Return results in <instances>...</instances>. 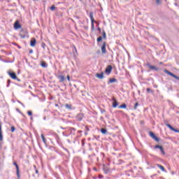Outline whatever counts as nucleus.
<instances>
[{
    "instance_id": "1",
    "label": "nucleus",
    "mask_w": 179,
    "mask_h": 179,
    "mask_svg": "<svg viewBox=\"0 0 179 179\" xmlns=\"http://www.w3.org/2000/svg\"><path fill=\"white\" fill-rule=\"evenodd\" d=\"M90 18L91 20V29L92 30H94V23H96V21L94 20V18L93 17V12L90 13Z\"/></svg>"
},
{
    "instance_id": "2",
    "label": "nucleus",
    "mask_w": 179,
    "mask_h": 179,
    "mask_svg": "<svg viewBox=\"0 0 179 179\" xmlns=\"http://www.w3.org/2000/svg\"><path fill=\"white\" fill-rule=\"evenodd\" d=\"M164 72L165 73H167V75H169V76H172V78H174L175 79H177L178 80H179V77L176 76L174 73H171L169 70L165 69Z\"/></svg>"
},
{
    "instance_id": "3",
    "label": "nucleus",
    "mask_w": 179,
    "mask_h": 179,
    "mask_svg": "<svg viewBox=\"0 0 179 179\" xmlns=\"http://www.w3.org/2000/svg\"><path fill=\"white\" fill-rule=\"evenodd\" d=\"M84 117H85V115L83 113H78L75 117L76 121L80 122V121H82V120H83Z\"/></svg>"
},
{
    "instance_id": "4",
    "label": "nucleus",
    "mask_w": 179,
    "mask_h": 179,
    "mask_svg": "<svg viewBox=\"0 0 179 179\" xmlns=\"http://www.w3.org/2000/svg\"><path fill=\"white\" fill-rule=\"evenodd\" d=\"M166 127H167L168 128H169V129H171V131H173V132H176L178 134H179V130L174 129V127H173L170 124H168L167 122H164Z\"/></svg>"
},
{
    "instance_id": "5",
    "label": "nucleus",
    "mask_w": 179,
    "mask_h": 179,
    "mask_svg": "<svg viewBox=\"0 0 179 179\" xmlns=\"http://www.w3.org/2000/svg\"><path fill=\"white\" fill-rule=\"evenodd\" d=\"M106 45H107V43L105 41L103 42V45L101 47V52L103 54H107V50H106Z\"/></svg>"
},
{
    "instance_id": "6",
    "label": "nucleus",
    "mask_w": 179,
    "mask_h": 179,
    "mask_svg": "<svg viewBox=\"0 0 179 179\" xmlns=\"http://www.w3.org/2000/svg\"><path fill=\"white\" fill-rule=\"evenodd\" d=\"M112 71H113V66L108 65L105 70V73L107 75H110Z\"/></svg>"
},
{
    "instance_id": "7",
    "label": "nucleus",
    "mask_w": 179,
    "mask_h": 179,
    "mask_svg": "<svg viewBox=\"0 0 179 179\" xmlns=\"http://www.w3.org/2000/svg\"><path fill=\"white\" fill-rule=\"evenodd\" d=\"M150 136H151V138L152 139H154V141H155L156 142H159L160 139L156 136V135H155V133L150 131Z\"/></svg>"
},
{
    "instance_id": "8",
    "label": "nucleus",
    "mask_w": 179,
    "mask_h": 179,
    "mask_svg": "<svg viewBox=\"0 0 179 179\" xmlns=\"http://www.w3.org/2000/svg\"><path fill=\"white\" fill-rule=\"evenodd\" d=\"M157 148H159V150L162 152V155L164 156V155H166V152H164V149L163 148V146L157 145L154 147V149H157Z\"/></svg>"
},
{
    "instance_id": "9",
    "label": "nucleus",
    "mask_w": 179,
    "mask_h": 179,
    "mask_svg": "<svg viewBox=\"0 0 179 179\" xmlns=\"http://www.w3.org/2000/svg\"><path fill=\"white\" fill-rule=\"evenodd\" d=\"M14 29L15 30H19V29H22V25L19 23V21H16L14 23Z\"/></svg>"
},
{
    "instance_id": "10",
    "label": "nucleus",
    "mask_w": 179,
    "mask_h": 179,
    "mask_svg": "<svg viewBox=\"0 0 179 179\" xmlns=\"http://www.w3.org/2000/svg\"><path fill=\"white\" fill-rule=\"evenodd\" d=\"M147 66H148L150 69H152L153 71H159V68L156 67L155 66H152L150 63H147Z\"/></svg>"
},
{
    "instance_id": "11",
    "label": "nucleus",
    "mask_w": 179,
    "mask_h": 179,
    "mask_svg": "<svg viewBox=\"0 0 179 179\" xmlns=\"http://www.w3.org/2000/svg\"><path fill=\"white\" fill-rule=\"evenodd\" d=\"M14 166H15V169H16V173H17V177H20V173L19 171V165H17V163L16 162H13Z\"/></svg>"
},
{
    "instance_id": "12",
    "label": "nucleus",
    "mask_w": 179,
    "mask_h": 179,
    "mask_svg": "<svg viewBox=\"0 0 179 179\" xmlns=\"http://www.w3.org/2000/svg\"><path fill=\"white\" fill-rule=\"evenodd\" d=\"M8 75L11 78V79H17V76H16V73L15 72H8Z\"/></svg>"
},
{
    "instance_id": "13",
    "label": "nucleus",
    "mask_w": 179,
    "mask_h": 179,
    "mask_svg": "<svg viewBox=\"0 0 179 179\" xmlns=\"http://www.w3.org/2000/svg\"><path fill=\"white\" fill-rule=\"evenodd\" d=\"M113 108H115L118 106V102L117 101V99H115V98H113Z\"/></svg>"
},
{
    "instance_id": "14",
    "label": "nucleus",
    "mask_w": 179,
    "mask_h": 179,
    "mask_svg": "<svg viewBox=\"0 0 179 179\" xmlns=\"http://www.w3.org/2000/svg\"><path fill=\"white\" fill-rule=\"evenodd\" d=\"M70 134H69V135H75V132L76 131V129L73 128V127H71L69 129Z\"/></svg>"
},
{
    "instance_id": "15",
    "label": "nucleus",
    "mask_w": 179,
    "mask_h": 179,
    "mask_svg": "<svg viewBox=\"0 0 179 179\" xmlns=\"http://www.w3.org/2000/svg\"><path fill=\"white\" fill-rule=\"evenodd\" d=\"M96 77L98 78V79H103L104 78V73L101 72V73H96Z\"/></svg>"
},
{
    "instance_id": "16",
    "label": "nucleus",
    "mask_w": 179,
    "mask_h": 179,
    "mask_svg": "<svg viewBox=\"0 0 179 179\" xmlns=\"http://www.w3.org/2000/svg\"><path fill=\"white\" fill-rule=\"evenodd\" d=\"M36 43H37V41H36V38H32L30 41L31 47H34V45H36Z\"/></svg>"
},
{
    "instance_id": "17",
    "label": "nucleus",
    "mask_w": 179,
    "mask_h": 179,
    "mask_svg": "<svg viewBox=\"0 0 179 179\" xmlns=\"http://www.w3.org/2000/svg\"><path fill=\"white\" fill-rule=\"evenodd\" d=\"M41 66H42V68H48V64L45 62H41Z\"/></svg>"
},
{
    "instance_id": "18",
    "label": "nucleus",
    "mask_w": 179,
    "mask_h": 179,
    "mask_svg": "<svg viewBox=\"0 0 179 179\" xmlns=\"http://www.w3.org/2000/svg\"><path fill=\"white\" fill-rule=\"evenodd\" d=\"M58 79H59V82L62 83L65 80V76H59Z\"/></svg>"
},
{
    "instance_id": "19",
    "label": "nucleus",
    "mask_w": 179,
    "mask_h": 179,
    "mask_svg": "<svg viewBox=\"0 0 179 179\" xmlns=\"http://www.w3.org/2000/svg\"><path fill=\"white\" fill-rule=\"evenodd\" d=\"M41 137L42 138V141L45 145H47V139H45V137H44V134H41Z\"/></svg>"
},
{
    "instance_id": "20",
    "label": "nucleus",
    "mask_w": 179,
    "mask_h": 179,
    "mask_svg": "<svg viewBox=\"0 0 179 179\" xmlns=\"http://www.w3.org/2000/svg\"><path fill=\"white\" fill-rule=\"evenodd\" d=\"M157 166L159 167V169H160V170H162V171H166V169H164V166L162 165L157 164Z\"/></svg>"
},
{
    "instance_id": "21",
    "label": "nucleus",
    "mask_w": 179,
    "mask_h": 179,
    "mask_svg": "<svg viewBox=\"0 0 179 179\" xmlns=\"http://www.w3.org/2000/svg\"><path fill=\"white\" fill-rule=\"evenodd\" d=\"M162 2H163V0H155V3L158 6H159V5H162Z\"/></svg>"
},
{
    "instance_id": "22",
    "label": "nucleus",
    "mask_w": 179,
    "mask_h": 179,
    "mask_svg": "<svg viewBox=\"0 0 179 179\" xmlns=\"http://www.w3.org/2000/svg\"><path fill=\"white\" fill-rule=\"evenodd\" d=\"M115 82H117V80L116 78H110L109 79L108 83H114Z\"/></svg>"
},
{
    "instance_id": "23",
    "label": "nucleus",
    "mask_w": 179,
    "mask_h": 179,
    "mask_svg": "<svg viewBox=\"0 0 179 179\" xmlns=\"http://www.w3.org/2000/svg\"><path fill=\"white\" fill-rule=\"evenodd\" d=\"M101 134H103V135H106V134H107V129L102 128L101 129Z\"/></svg>"
},
{
    "instance_id": "24",
    "label": "nucleus",
    "mask_w": 179,
    "mask_h": 179,
    "mask_svg": "<svg viewBox=\"0 0 179 179\" xmlns=\"http://www.w3.org/2000/svg\"><path fill=\"white\" fill-rule=\"evenodd\" d=\"M73 54H75V52L76 54H78V50L76 49V46H75V45H73Z\"/></svg>"
},
{
    "instance_id": "25",
    "label": "nucleus",
    "mask_w": 179,
    "mask_h": 179,
    "mask_svg": "<svg viewBox=\"0 0 179 179\" xmlns=\"http://www.w3.org/2000/svg\"><path fill=\"white\" fill-rule=\"evenodd\" d=\"M65 108H67V110H72V106L69 104H66Z\"/></svg>"
},
{
    "instance_id": "26",
    "label": "nucleus",
    "mask_w": 179,
    "mask_h": 179,
    "mask_svg": "<svg viewBox=\"0 0 179 179\" xmlns=\"http://www.w3.org/2000/svg\"><path fill=\"white\" fill-rule=\"evenodd\" d=\"M127 108V104L125 103H123L118 107V108Z\"/></svg>"
},
{
    "instance_id": "27",
    "label": "nucleus",
    "mask_w": 179,
    "mask_h": 179,
    "mask_svg": "<svg viewBox=\"0 0 179 179\" xmlns=\"http://www.w3.org/2000/svg\"><path fill=\"white\" fill-rule=\"evenodd\" d=\"M101 40H103V37L99 36L96 39V41H97V43H100V41H101Z\"/></svg>"
},
{
    "instance_id": "28",
    "label": "nucleus",
    "mask_w": 179,
    "mask_h": 179,
    "mask_svg": "<svg viewBox=\"0 0 179 179\" xmlns=\"http://www.w3.org/2000/svg\"><path fill=\"white\" fill-rule=\"evenodd\" d=\"M3 141V134L2 133H0V142H2Z\"/></svg>"
},
{
    "instance_id": "29",
    "label": "nucleus",
    "mask_w": 179,
    "mask_h": 179,
    "mask_svg": "<svg viewBox=\"0 0 179 179\" xmlns=\"http://www.w3.org/2000/svg\"><path fill=\"white\" fill-rule=\"evenodd\" d=\"M27 114L29 115V117H31V115H33V112L31 110H28Z\"/></svg>"
},
{
    "instance_id": "30",
    "label": "nucleus",
    "mask_w": 179,
    "mask_h": 179,
    "mask_svg": "<svg viewBox=\"0 0 179 179\" xmlns=\"http://www.w3.org/2000/svg\"><path fill=\"white\" fill-rule=\"evenodd\" d=\"M102 36H103V38H106L107 34H106V31H103Z\"/></svg>"
},
{
    "instance_id": "31",
    "label": "nucleus",
    "mask_w": 179,
    "mask_h": 179,
    "mask_svg": "<svg viewBox=\"0 0 179 179\" xmlns=\"http://www.w3.org/2000/svg\"><path fill=\"white\" fill-rule=\"evenodd\" d=\"M19 36L21 38H26V35H23L22 33H20Z\"/></svg>"
},
{
    "instance_id": "32",
    "label": "nucleus",
    "mask_w": 179,
    "mask_h": 179,
    "mask_svg": "<svg viewBox=\"0 0 179 179\" xmlns=\"http://www.w3.org/2000/svg\"><path fill=\"white\" fill-rule=\"evenodd\" d=\"M138 106H139V103L138 102H136L135 104H134V110H136V108H138Z\"/></svg>"
},
{
    "instance_id": "33",
    "label": "nucleus",
    "mask_w": 179,
    "mask_h": 179,
    "mask_svg": "<svg viewBox=\"0 0 179 179\" xmlns=\"http://www.w3.org/2000/svg\"><path fill=\"white\" fill-rule=\"evenodd\" d=\"M147 92H148V93H153V91H152L150 88H147Z\"/></svg>"
},
{
    "instance_id": "34",
    "label": "nucleus",
    "mask_w": 179,
    "mask_h": 179,
    "mask_svg": "<svg viewBox=\"0 0 179 179\" xmlns=\"http://www.w3.org/2000/svg\"><path fill=\"white\" fill-rule=\"evenodd\" d=\"M15 129H16L15 128V127H13V126L11 127V129H10L11 132H15Z\"/></svg>"
},
{
    "instance_id": "35",
    "label": "nucleus",
    "mask_w": 179,
    "mask_h": 179,
    "mask_svg": "<svg viewBox=\"0 0 179 179\" xmlns=\"http://www.w3.org/2000/svg\"><path fill=\"white\" fill-rule=\"evenodd\" d=\"M50 10H55V6H52L51 7H50Z\"/></svg>"
},
{
    "instance_id": "36",
    "label": "nucleus",
    "mask_w": 179,
    "mask_h": 179,
    "mask_svg": "<svg viewBox=\"0 0 179 179\" xmlns=\"http://www.w3.org/2000/svg\"><path fill=\"white\" fill-rule=\"evenodd\" d=\"M9 85H10V80H8L7 81V87H9Z\"/></svg>"
},
{
    "instance_id": "37",
    "label": "nucleus",
    "mask_w": 179,
    "mask_h": 179,
    "mask_svg": "<svg viewBox=\"0 0 179 179\" xmlns=\"http://www.w3.org/2000/svg\"><path fill=\"white\" fill-rule=\"evenodd\" d=\"M63 136H69L70 134H66L65 132L62 133Z\"/></svg>"
},
{
    "instance_id": "38",
    "label": "nucleus",
    "mask_w": 179,
    "mask_h": 179,
    "mask_svg": "<svg viewBox=\"0 0 179 179\" xmlns=\"http://www.w3.org/2000/svg\"><path fill=\"white\" fill-rule=\"evenodd\" d=\"M17 102L22 106V107H24V104L22 103L20 101H17Z\"/></svg>"
},
{
    "instance_id": "39",
    "label": "nucleus",
    "mask_w": 179,
    "mask_h": 179,
    "mask_svg": "<svg viewBox=\"0 0 179 179\" xmlns=\"http://www.w3.org/2000/svg\"><path fill=\"white\" fill-rule=\"evenodd\" d=\"M41 47H42L43 48H45V43H42V44H41Z\"/></svg>"
},
{
    "instance_id": "40",
    "label": "nucleus",
    "mask_w": 179,
    "mask_h": 179,
    "mask_svg": "<svg viewBox=\"0 0 179 179\" xmlns=\"http://www.w3.org/2000/svg\"><path fill=\"white\" fill-rule=\"evenodd\" d=\"M101 113L103 114V113H106V110L105 109H101Z\"/></svg>"
},
{
    "instance_id": "41",
    "label": "nucleus",
    "mask_w": 179,
    "mask_h": 179,
    "mask_svg": "<svg viewBox=\"0 0 179 179\" xmlns=\"http://www.w3.org/2000/svg\"><path fill=\"white\" fill-rule=\"evenodd\" d=\"M103 177H104V176H103V175H99V178H100V179L103 178Z\"/></svg>"
},
{
    "instance_id": "42",
    "label": "nucleus",
    "mask_w": 179,
    "mask_h": 179,
    "mask_svg": "<svg viewBox=\"0 0 179 179\" xmlns=\"http://www.w3.org/2000/svg\"><path fill=\"white\" fill-rule=\"evenodd\" d=\"M0 133H2V126L1 125V123H0Z\"/></svg>"
},
{
    "instance_id": "43",
    "label": "nucleus",
    "mask_w": 179,
    "mask_h": 179,
    "mask_svg": "<svg viewBox=\"0 0 179 179\" xmlns=\"http://www.w3.org/2000/svg\"><path fill=\"white\" fill-rule=\"evenodd\" d=\"M29 54H33V50H29Z\"/></svg>"
},
{
    "instance_id": "44",
    "label": "nucleus",
    "mask_w": 179,
    "mask_h": 179,
    "mask_svg": "<svg viewBox=\"0 0 179 179\" xmlns=\"http://www.w3.org/2000/svg\"><path fill=\"white\" fill-rule=\"evenodd\" d=\"M85 129H86V131H90V129H89V127H85Z\"/></svg>"
},
{
    "instance_id": "45",
    "label": "nucleus",
    "mask_w": 179,
    "mask_h": 179,
    "mask_svg": "<svg viewBox=\"0 0 179 179\" xmlns=\"http://www.w3.org/2000/svg\"><path fill=\"white\" fill-rule=\"evenodd\" d=\"M67 80L69 81L71 80V78L69 77V76H67Z\"/></svg>"
},
{
    "instance_id": "46",
    "label": "nucleus",
    "mask_w": 179,
    "mask_h": 179,
    "mask_svg": "<svg viewBox=\"0 0 179 179\" xmlns=\"http://www.w3.org/2000/svg\"><path fill=\"white\" fill-rule=\"evenodd\" d=\"M97 30H98L99 31H101V29L100 27H98V28H97Z\"/></svg>"
},
{
    "instance_id": "47",
    "label": "nucleus",
    "mask_w": 179,
    "mask_h": 179,
    "mask_svg": "<svg viewBox=\"0 0 179 179\" xmlns=\"http://www.w3.org/2000/svg\"><path fill=\"white\" fill-rule=\"evenodd\" d=\"M36 173L38 174V170L36 169Z\"/></svg>"
},
{
    "instance_id": "48",
    "label": "nucleus",
    "mask_w": 179,
    "mask_h": 179,
    "mask_svg": "<svg viewBox=\"0 0 179 179\" xmlns=\"http://www.w3.org/2000/svg\"><path fill=\"white\" fill-rule=\"evenodd\" d=\"M82 132V130L78 131V134H80Z\"/></svg>"
},
{
    "instance_id": "49",
    "label": "nucleus",
    "mask_w": 179,
    "mask_h": 179,
    "mask_svg": "<svg viewBox=\"0 0 179 179\" xmlns=\"http://www.w3.org/2000/svg\"><path fill=\"white\" fill-rule=\"evenodd\" d=\"M17 80H18V82H20V79L17 78Z\"/></svg>"
},
{
    "instance_id": "50",
    "label": "nucleus",
    "mask_w": 179,
    "mask_h": 179,
    "mask_svg": "<svg viewBox=\"0 0 179 179\" xmlns=\"http://www.w3.org/2000/svg\"><path fill=\"white\" fill-rule=\"evenodd\" d=\"M162 64H163V62H159V65H162Z\"/></svg>"
},
{
    "instance_id": "51",
    "label": "nucleus",
    "mask_w": 179,
    "mask_h": 179,
    "mask_svg": "<svg viewBox=\"0 0 179 179\" xmlns=\"http://www.w3.org/2000/svg\"><path fill=\"white\" fill-rule=\"evenodd\" d=\"M14 45H17V43H14Z\"/></svg>"
},
{
    "instance_id": "52",
    "label": "nucleus",
    "mask_w": 179,
    "mask_h": 179,
    "mask_svg": "<svg viewBox=\"0 0 179 179\" xmlns=\"http://www.w3.org/2000/svg\"><path fill=\"white\" fill-rule=\"evenodd\" d=\"M85 135H87V132H86V131H85Z\"/></svg>"
},
{
    "instance_id": "53",
    "label": "nucleus",
    "mask_w": 179,
    "mask_h": 179,
    "mask_svg": "<svg viewBox=\"0 0 179 179\" xmlns=\"http://www.w3.org/2000/svg\"><path fill=\"white\" fill-rule=\"evenodd\" d=\"M175 5H176V6H177V5H178L177 3H176Z\"/></svg>"
},
{
    "instance_id": "54",
    "label": "nucleus",
    "mask_w": 179,
    "mask_h": 179,
    "mask_svg": "<svg viewBox=\"0 0 179 179\" xmlns=\"http://www.w3.org/2000/svg\"><path fill=\"white\" fill-rule=\"evenodd\" d=\"M18 48H22V47H20V46H18Z\"/></svg>"
},
{
    "instance_id": "55",
    "label": "nucleus",
    "mask_w": 179,
    "mask_h": 179,
    "mask_svg": "<svg viewBox=\"0 0 179 179\" xmlns=\"http://www.w3.org/2000/svg\"><path fill=\"white\" fill-rule=\"evenodd\" d=\"M21 33H23V29L21 31Z\"/></svg>"
},
{
    "instance_id": "56",
    "label": "nucleus",
    "mask_w": 179,
    "mask_h": 179,
    "mask_svg": "<svg viewBox=\"0 0 179 179\" xmlns=\"http://www.w3.org/2000/svg\"><path fill=\"white\" fill-rule=\"evenodd\" d=\"M21 114H22V115L24 116V115L23 113H21Z\"/></svg>"
},
{
    "instance_id": "57",
    "label": "nucleus",
    "mask_w": 179,
    "mask_h": 179,
    "mask_svg": "<svg viewBox=\"0 0 179 179\" xmlns=\"http://www.w3.org/2000/svg\"><path fill=\"white\" fill-rule=\"evenodd\" d=\"M31 120H33V117H31Z\"/></svg>"
},
{
    "instance_id": "58",
    "label": "nucleus",
    "mask_w": 179,
    "mask_h": 179,
    "mask_svg": "<svg viewBox=\"0 0 179 179\" xmlns=\"http://www.w3.org/2000/svg\"><path fill=\"white\" fill-rule=\"evenodd\" d=\"M155 149H160V148H155Z\"/></svg>"
},
{
    "instance_id": "59",
    "label": "nucleus",
    "mask_w": 179,
    "mask_h": 179,
    "mask_svg": "<svg viewBox=\"0 0 179 179\" xmlns=\"http://www.w3.org/2000/svg\"><path fill=\"white\" fill-rule=\"evenodd\" d=\"M69 143H71V141H69Z\"/></svg>"
},
{
    "instance_id": "60",
    "label": "nucleus",
    "mask_w": 179,
    "mask_h": 179,
    "mask_svg": "<svg viewBox=\"0 0 179 179\" xmlns=\"http://www.w3.org/2000/svg\"><path fill=\"white\" fill-rule=\"evenodd\" d=\"M58 106V104H56V106Z\"/></svg>"
}]
</instances>
